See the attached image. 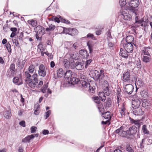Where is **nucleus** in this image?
Returning a JSON list of instances; mask_svg holds the SVG:
<instances>
[{
  "mask_svg": "<svg viewBox=\"0 0 152 152\" xmlns=\"http://www.w3.org/2000/svg\"><path fill=\"white\" fill-rule=\"evenodd\" d=\"M25 73L26 77L25 79L26 83L31 88H39L43 85V82L40 81L38 85H37L38 83V75L36 73H34L32 76L27 71H26Z\"/></svg>",
  "mask_w": 152,
  "mask_h": 152,
  "instance_id": "1",
  "label": "nucleus"
},
{
  "mask_svg": "<svg viewBox=\"0 0 152 152\" xmlns=\"http://www.w3.org/2000/svg\"><path fill=\"white\" fill-rule=\"evenodd\" d=\"M68 81L69 84L74 85L75 84H78L80 87L86 88L88 86V83L86 81L83 80H80L78 79L76 77H73L71 78L70 77V80H69V79Z\"/></svg>",
  "mask_w": 152,
  "mask_h": 152,
  "instance_id": "2",
  "label": "nucleus"
},
{
  "mask_svg": "<svg viewBox=\"0 0 152 152\" xmlns=\"http://www.w3.org/2000/svg\"><path fill=\"white\" fill-rule=\"evenodd\" d=\"M90 75H91L92 77L96 80L102 79L104 77V71L101 69L100 72L98 71L95 70H92L90 71Z\"/></svg>",
  "mask_w": 152,
  "mask_h": 152,
  "instance_id": "3",
  "label": "nucleus"
},
{
  "mask_svg": "<svg viewBox=\"0 0 152 152\" xmlns=\"http://www.w3.org/2000/svg\"><path fill=\"white\" fill-rule=\"evenodd\" d=\"M38 74L41 76L44 77L46 74V72L45 66L42 64L40 65L39 66Z\"/></svg>",
  "mask_w": 152,
  "mask_h": 152,
  "instance_id": "4",
  "label": "nucleus"
},
{
  "mask_svg": "<svg viewBox=\"0 0 152 152\" xmlns=\"http://www.w3.org/2000/svg\"><path fill=\"white\" fill-rule=\"evenodd\" d=\"M124 91L128 94H131L132 92L134 87L130 84H127L124 86Z\"/></svg>",
  "mask_w": 152,
  "mask_h": 152,
  "instance_id": "5",
  "label": "nucleus"
},
{
  "mask_svg": "<svg viewBox=\"0 0 152 152\" xmlns=\"http://www.w3.org/2000/svg\"><path fill=\"white\" fill-rule=\"evenodd\" d=\"M110 94V93L108 90V88L106 87V88L103 92H100L99 93V95L100 97L102 99V101H104L106 99L105 95L108 96Z\"/></svg>",
  "mask_w": 152,
  "mask_h": 152,
  "instance_id": "6",
  "label": "nucleus"
},
{
  "mask_svg": "<svg viewBox=\"0 0 152 152\" xmlns=\"http://www.w3.org/2000/svg\"><path fill=\"white\" fill-rule=\"evenodd\" d=\"M123 128L124 127L123 126H121L119 129L116 130L115 132L117 134H119V135L122 137H126L127 136V130L126 132L125 131H124Z\"/></svg>",
  "mask_w": 152,
  "mask_h": 152,
  "instance_id": "7",
  "label": "nucleus"
},
{
  "mask_svg": "<svg viewBox=\"0 0 152 152\" xmlns=\"http://www.w3.org/2000/svg\"><path fill=\"white\" fill-rule=\"evenodd\" d=\"M123 46L125 50L128 53H131L132 52L133 47L132 44L131 43H125L124 44Z\"/></svg>",
  "mask_w": 152,
  "mask_h": 152,
  "instance_id": "8",
  "label": "nucleus"
},
{
  "mask_svg": "<svg viewBox=\"0 0 152 152\" xmlns=\"http://www.w3.org/2000/svg\"><path fill=\"white\" fill-rule=\"evenodd\" d=\"M129 8H134L138 7L139 4L138 0H131L128 2Z\"/></svg>",
  "mask_w": 152,
  "mask_h": 152,
  "instance_id": "9",
  "label": "nucleus"
},
{
  "mask_svg": "<svg viewBox=\"0 0 152 152\" xmlns=\"http://www.w3.org/2000/svg\"><path fill=\"white\" fill-rule=\"evenodd\" d=\"M34 30L37 34H40L41 36L45 33L44 28L40 25L37 26L35 28Z\"/></svg>",
  "mask_w": 152,
  "mask_h": 152,
  "instance_id": "10",
  "label": "nucleus"
},
{
  "mask_svg": "<svg viewBox=\"0 0 152 152\" xmlns=\"http://www.w3.org/2000/svg\"><path fill=\"white\" fill-rule=\"evenodd\" d=\"M137 129L134 126H132L130 127L129 130H127L128 134L129 135L135 134L137 132Z\"/></svg>",
  "mask_w": 152,
  "mask_h": 152,
  "instance_id": "11",
  "label": "nucleus"
},
{
  "mask_svg": "<svg viewBox=\"0 0 152 152\" xmlns=\"http://www.w3.org/2000/svg\"><path fill=\"white\" fill-rule=\"evenodd\" d=\"M132 110L133 114L136 115H140L143 114V112L140 107L134 108Z\"/></svg>",
  "mask_w": 152,
  "mask_h": 152,
  "instance_id": "12",
  "label": "nucleus"
},
{
  "mask_svg": "<svg viewBox=\"0 0 152 152\" xmlns=\"http://www.w3.org/2000/svg\"><path fill=\"white\" fill-rule=\"evenodd\" d=\"M140 101L138 99H134L132 101V107L133 109L139 108L140 104Z\"/></svg>",
  "mask_w": 152,
  "mask_h": 152,
  "instance_id": "13",
  "label": "nucleus"
},
{
  "mask_svg": "<svg viewBox=\"0 0 152 152\" xmlns=\"http://www.w3.org/2000/svg\"><path fill=\"white\" fill-rule=\"evenodd\" d=\"M79 54L83 58L87 59L88 58L89 54L86 50L83 49L79 51Z\"/></svg>",
  "mask_w": 152,
  "mask_h": 152,
  "instance_id": "14",
  "label": "nucleus"
},
{
  "mask_svg": "<svg viewBox=\"0 0 152 152\" xmlns=\"http://www.w3.org/2000/svg\"><path fill=\"white\" fill-rule=\"evenodd\" d=\"M84 63L82 62H76L75 63V67L77 70H80L84 68Z\"/></svg>",
  "mask_w": 152,
  "mask_h": 152,
  "instance_id": "15",
  "label": "nucleus"
},
{
  "mask_svg": "<svg viewBox=\"0 0 152 152\" xmlns=\"http://www.w3.org/2000/svg\"><path fill=\"white\" fill-rule=\"evenodd\" d=\"M126 112V110L124 106V104H123L122 105V107L121 108L120 112L119 113L120 114V117L122 118L124 117L125 115V114Z\"/></svg>",
  "mask_w": 152,
  "mask_h": 152,
  "instance_id": "16",
  "label": "nucleus"
},
{
  "mask_svg": "<svg viewBox=\"0 0 152 152\" xmlns=\"http://www.w3.org/2000/svg\"><path fill=\"white\" fill-rule=\"evenodd\" d=\"M34 137V136L33 134H31L30 135H28L25 138L23 139L22 141V142L24 143H26L27 142H29L30 140L31 139H33Z\"/></svg>",
  "mask_w": 152,
  "mask_h": 152,
  "instance_id": "17",
  "label": "nucleus"
},
{
  "mask_svg": "<svg viewBox=\"0 0 152 152\" xmlns=\"http://www.w3.org/2000/svg\"><path fill=\"white\" fill-rule=\"evenodd\" d=\"M128 53L125 50H124L122 48H121L120 53L121 56L122 57L126 58H127L128 57Z\"/></svg>",
  "mask_w": 152,
  "mask_h": 152,
  "instance_id": "18",
  "label": "nucleus"
},
{
  "mask_svg": "<svg viewBox=\"0 0 152 152\" xmlns=\"http://www.w3.org/2000/svg\"><path fill=\"white\" fill-rule=\"evenodd\" d=\"M123 77L124 81H126L130 80V73L127 71L123 74Z\"/></svg>",
  "mask_w": 152,
  "mask_h": 152,
  "instance_id": "19",
  "label": "nucleus"
},
{
  "mask_svg": "<svg viewBox=\"0 0 152 152\" xmlns=\"http://www.w3.org/2000/svg\"><path fill=\"white\" fill-rule=\"evenodd\" d=\"M102 114L105 119H107L108 120L110 119L111 116L110 112L107 111L106 113H102Z\"/></svg>",
  "mask_w": 152,
  "mask_h": 152,
  "instance_id": "20",
  "label": "nucleus"
},
{
  "mask_svg": "<svg viewBox=\"0 0 152 152\" xmlns=\"http://www.w3.org/2000/svg\"><path fill=\"white\" fill-rule=\"evenodd\" d=\"M78 34V31L75 28H69V34L72 36H74L77 34Z\"/></svg>",
  "mask_w": 152,
  "mask_h": 152,
  "instance_id": "21",
  "label": "nucleus"
},
{
  "mask_svg": "<svg viewBox=\"0 0 152 152\" xmlns=\"http://www.w3.org/2000/svg\"><path fill=\"white\" fill-rule=\"evenodd\" d=\"M57 72V75L59 77H61L64 75L65 72L62 68L59 69L58 70Z\"/></svg>",
  "mask_w": 152,
  "mask_h": 152,
  "instance_id": "22",
  "label": "nucleus"
},
{
  "mask_svg": "<svg viewBox=\"0 0 152 152\" xmlns=\"http://www.w3.org/2000/svg\"><path fill=\"white\" fill-rule=\"evenodd\" d=\"M72 72L70 70H67L66 72H65L64 77L65 78L69 79L72 77Z\"/></svg>",
  "mask_w": 152,
  "mask_h": 152,
  "instance_id": "23",
  "label": "nucleus"
},
{
  "mask_svg": "<svg viewBox=\"0 0 152 152\" xmlns=\"http://www.w3.org/2000/svg\"><path fill=\"white\" fill-rule=\"evenodd\" d=\"M4 115L7 119L9 118L11 116V113L10 110H6L4 112Z\"/></svg>",
  "mask_w": 152,
  "mask_h": 152,
  "instance_id": "24",
  "label": "nucleus"
},
{
  "mask_svg": "<svg viewBox=\"0 0 152 152\" xmlns=\"http://www.w3.org/2000/svg\"><path fill=\"white\" fill-rule=\"evenodd\" d=\"M93 99L94 102L98 104H99L100 103L101 100H102V99L100 97L99 95V96H93Z\"/></svg>",
  "mask_w": 152,
  "mask_h": 152,
  "instance_id": "25",
  "label": "nucleus"
},
{
  "mask_svg": "<svg viewBox=\"0 0 152 152\" xmlns=\"http://www.w3.org/2000/svg\"><path fill=\"white\" fill-rule=\"evenodd\" d=\"M126 43H131L132 44V42L134 41V38L133 36H127L126 39Z\"/></svg>",
  "mask_w": 152,
  "mask_h": 152,
  "instance_id": "26",
  "label": "nucleus"
},
{
  "mask_svg": "<svg viewBox=\"0 0 152 152\" xmlns=\"http://www.w3.org/2000/svg\"><path fill=\"white\" fill-rule=\"evenodd\" d=\"M13 82L16 84L19 85L22 84V83L20 81V80H19L18 77H14L13 79Z\"/></svg>",
  "mask_w": 152,
  "mask_h": 152,
  "instance_id": "27",
  "label": "nucleus"
},
{
  "mask_svg": "<svg viewBox=\"0 0 152 152\" xmlns=\"http://www.w3.org/2000/svg\"><path fill=\"white\" fill-rule=\"evenodd\" d=\"M150 48L149 47H147L144 48L142 51L144 54L145 55L150 56L149 51Z\"/></svg>",
  "mask_w": 152,
  "mask_h": 152,
  "instance_id": "28",
  "label": "nucleus"
},
{
  "mask_svg": "<svg viewBox=\"0 0 152 152\" xmlns=\"http://www.w3.org/2000/svg\"><path fill=\"white\" fill-rule=\"evenodd\" d=\"M48 86V83L46 84H44L43 86L41 88V91L43 93H45L47 90Z\"/></svg>",
  "mask_w": 152,
  "mask_h": 152,
  "instance_id": "29",
  "label": "nucleus"
},
{
  "mask_svg": "<svg viewBox=\"0 0 152 152\" xmlns=\"http://www.w3.org/2000/svg\"><path fill=\"white\" fill-rule=\"evenodd\" d=\"M111 105V101L110 99H107L104 103V106L106 109L109 108Z\"/></svg>",
  "mask_w": 152,
  "mask_h": 152,
  "instance_id": "30",
  "label": "nucleus"
},
{
  "mask_svg": "<svg viewBox=\"0 0 152 152\" xmlns=\"http://www.w3.org/2000/svg\"><path fill=\"white\" fill-rule=\"evenodd\" d=\"M55 26L51 24L49 25L48 27L46 28L45 30L47 31H52L55 29Z\"/></svg>",
  "mask_w": 152,
  "mask_h": 152,
  "instance_id": "31",
  "label": "nucleus"
},
{
  "mask_svg": "<svg viewBox=\"0 0 152 152\" xmlns=\"http://www.w3.org/2000/svg\"><path fill=\"white\" fill-rule=\"evenodd\" d=\"M34 66L33 64L30 66L28 69V73H32L34 70Z\"/></svg>",
  "mask_w": 152,
  "mask_h": 152,
  "instance_id": "32",
  "label": "nucleus"
},
{
  "mask_svg": "<svg viewBox=\"0 0 152 152\" xmlns=\"http://www.w3.org/2000/svg\"><path fill=\"white\" fill-rule=\"evenodd\" d=\"M141 96L143 98H146L148 96V94L146 90H143L141 92Z\"/></svg>",
  "mask_w": 152,
  "mask_h": 152,
  "instance_id": "33",
  "label": "nucleus"
},
{
  "mask_svg": "<svg viewBox=\"0 0 152 152\" xmlns=\"http://www.w3.org/2000/svg\"><path fill=\"white\" fill-rule=\"evenodd\" d=\"M10 69L11 72V74H14L15 72V65L14 64H12L10 65Z\"/></svg>",
  "mask_w": 152,
  "mask_h": 152,
  "instance_id": "34",
  "label": "nucleus"
},
{
  "mask_svg": "<svg viewBox=\"0 0 152 152\" xmlns=\"http://www.w3.org/2000/svg\"><path fill=\"white\" fill-rule=\"evenodd\" d=\"M28 23L31 25L33 27H34L37 25V22L36 20H28Z\"/></svg>",
  "mask_w": 152,
  "mask_h": 152,
  "instance_id": "35",
  "label": "nucleus"
},
{
  "mask_svg": "<svg viewBox=\"0 0 152 152\" xmlns=\"http://www.w3.org/2000/svg\"><path fill=\"white\" fill-rule=\"evenodd\" d=\"M128 14H129V13L128 12V10L126 9H124L122 10L120 16L121 18H122L124 17V15H126Z\"/></svg>",
  "mask_w": 152,
  "mask_h": 152,
  "instance_id": "36",
  "label": "nucleus"
},
{
  "mask_svg": "<svg viewBox=\"0 0 152 152\" xmlns=\"http://www.w3.org/2000/svg\"><path fill=\"white\" fill-rule=\"evenodd\" d=\"M142 61L145 63H148L150 62V57L146 56H143L142 58Z\"/></svg>",
  "mask_w": 152,
  "mask_h": 152,
  "instance_id": "37",
  "label": "nucleus"
},
{
  "mask_svg": "<svg viewBox=\"0 0 152 152\" xmlns=\"http://www.w3.org/2000/svg\"><path fill=\"white\" fill-rule=\"evenodd\" d=\"M142 130L144 134H149V132L147 129V126L145 125H144L142 127Z\"/></svg>",
  "mask_w": 152,
  "mask_h": 152,
  "instance_id": "38",
  "label": "nucleus"
},
{
  "mask_svg": "<svg viewBox=\"0 0 152 152\" xmlns=\"http://www.w3.org/2000/svg\"><path fill=\"white\" fill-rule=\"evenodd\" d=\"M5 46L8 51L10 53H11V45L10 43L9 42L7 43L5 45Z\"/></svg>",
  "mask_w": 152,
  "mask_h": 152,
  "instance_id": "39",
  "label": "nucleus"
},
{
  "mask_svg": "<svg viewBox=\"0 0 152 152\" xmlns=\"http://www.w3.org/2000/svg\"><path fill=\"white\" fill-rule=\"evenodd\" d=\"M112 42L111 40H109V39H108V46L110 49L113 48L114 46V43H113Z\"/></svg>",
  "mask_w": 152,
  "mask_h": 152,
  "instance_id": "40",
  "label": "nucleus"
},
{
  "mask_svg": "<svg viewBox=\"0 0 152 152\" xmlns=\"http://www.w3.org/2000/svg\"><path fill=\"white\" fill-rule=\"evenodd\" d=\"M122 18H123L124 20H130L132 18V16L130 14H129L126 15H124V17Z\"/></svg>",
  "mask_w": 152,
  "mask_h": 152,
  "instance_id": "41",
  "label": "nucleus"
},
{
  "mask_svg": "<svg viewBox=\"0 0 152 152\" xmlns=\"http://www.w3.org/2000/svg\"><path fill=\"white\" fill-rule=\"evenodd\" d=\"M119 3L121 6L123 7L124 6L126 3V0H120Z\"/></svg>",
  "mask_w": 152,
  "mask_h": 152,
  "instance_id": "42",
  "label": "nucleus"
},
{
  "mask_svg": "<svg viewBox=\"0 0 152 152\" xmlns=\"http://www.w3.org/2000/svg\"><path fill=\"white\" fill-rule=\"evenodd\" d=\"M99 104L97 105V107L98 108V109L99 110V111L100 112H101L103 111V107L102 104Z\"/></svg>",
  "mask_w": 152,
  "mask_h": 152,
  "instance_id": "43",
  "label": "nucleus"
},
{
  "mask_svg": "<svg viewBox=\"0 0 152 152\" xmlns=\"http://www.w3.org/2000/svg\"><path fill=\"white\" fill-rule=\"evenodd\" d=\"M62 28L63 29V32L64 33L66 34H69V28L67 29L66 28H65L64 27H62Z\"/></svg>",
  "mask_w": 152,
  "mask_h": 152,
  "instance_id": "44",
  "label": "nucleus"
},
{
  "mask_svg": "<svg viewBox=\"0 0 152 152\" xmlns=\"http://www.w3.org/2000/svg\"><path fill=\"white\" fill-rule=\"evenodd\" d=\"M121 89L120 88H118L117 89V92L116 93L117 98H121Z\"/></svg>",
  "mask_w": 152,
  "mask_h": 152,
  "instance_id": "45",
  "label": "nucleus"
},
{
  "mask_svg": "<svg viewBox=\"0 0 152 152\" xmlns=\"http://www.w3.org/2000/svg\"><path fill=\"white\" fill-rule=\"evenodd\" d=\"M91 61L92 60L91 59H89L86 61V62L84 63V65L85 64L86 68H87L88 66L90 64Z\"/></svg>",
  "mask_w": 152,
  "mask_h": 152,
  "instance_id": "46",
  "label": "nucleus"
},
{
  "mask_svg": "<svg viewBox=\"0 0 152 152\" xmlns=\"http://www.w3.org/2000/svg\"><path fill=\"white\" fill-rule=\"evenodd\" d=\"M51 113V111L49 110L48 111L46 112L45 113V119H47L50 115Z\"/></svg>",
  "mask_w": 152,
  "mask_h": 152,
  "instance_id": "47",
  "label": "nucleus"
},
{
  "mask_svg": "<svg viewBox=\"0 0 152 152\" xmlns=\"http://www.w3.org/2000/svg\"><path fill=\"white\" fill-rule=\"evenodd\" d=\"M136 65L137 67L138 68H141L142 66L141 61L139 59L136 62Z\"/></svg>",
  "mask_w": 152,
  "mask_h": 152,
  "instance_id": "48",
  "label": "nucleus"
},
{
  "mask_svg": "<svg viewBox=\"0 0 152 152\" xmlns=\"http://www.w3.org/2000/svg\"><path fill=\"white\" fill-rule=\"evenodd\" d=\"M60 18L61 19V22L64 23H65L66 24H69L70 23V22L67 20H66L65 19H62L61 18V17H60Z\"/></svg>",
  "mask_w": 152,
  "mask_h": 152,
  "instance_id": "49",
  "label": "nucleus"
},
{
  "mask_svg": "<svg viewBox=\"0 0 152 152\" xmlns=\"http://www.w3.org/2000/svg\"><path fill=\"white\" fill-rule=\"evenodd\" d=\"M141 123H140L139 122V121L137 122V123L136 124H135L133 126H134L136 127L137 129H139L140 127L141 126Z\"/></svg>",
  "mask_w": 152,
  "mask_h": 152,
  "instance_id": "50",
  "label": "nucleus"
},
{
  "mask_svg": "<svg viewBox=\"0 0 152 152\" xmlns=\"http://www.w3.org/2000/svg\"><path fill=\"white\" fill-rule=\"evenodd\" d=\"M79 77L82 79L85 80L86 79V76L84 75V73H80L79 75Z\"/></svg>",
  "mask_w": 152,
  "mask_h": 152,
  "instance_id": "51",
  "label": "nucleus"
},
{
  "mask_svg": "<svg viewBox=\"0 0 152 152\" xmlns=\"http://www.w3.org/2000/svg\"><path fill=\"white\" fill-rule=\"evenodd\" d=\"M37 129V127L34 126H32L30 129L31 133H34Z\"/></svg>",
  "mask_w": 152,
  "mask_h": 152,
  "instance_id": "52",
  "label": "nucleus"
},
{
  "mask_svg": "<svg viewBox=\"0 0 152 152\" xmlns=\"http://www.w3.org/2000/svg\"><path fill=\"white\" fill-rule=\"evenodd\" d=\"M89 85V91L91 92V93H93L94 92V90L93 87L90 86V85L89 84H88Z\"/></svg>",
  "mask_w": 152,
  "mask_h": 152,
  "instance_id": "53",
  "label": "nucleus"
},
{
  "mask_svg": "<svg viewBox=\"0 0 152 152\" xmlns=\"http://www.w3.org/2000/svg\"><path fill=\"white\" fill-rule=\"evenodd\" d=\"M40 113V110L38 107L36 108V109L35 110L34 113L35 115H38Z\"/></svg>",
  "mask_w": 152,
  "mask_h": 152,
  "instance_id": "54",
  "label": "nucleus"
},
{
  "mask_svg": "<svg viewBox=\"0 0 152 152\" xmlns=\"http://www.w3.org/2000/svg\"><path fill=\"white\" fill-rule=\"evenodd\" d=\"M145 142V139H142V140L141 142L140 143V148H144V142Z\"/></svg>",
  "mask_w": 152,
  "mask_h": 152,
  "instance_id": "55",
  "label": "nucleus"
},
{
  "mask_svg": "<svg viewBox=\"0 0 152 152\" xmlns=\"http://www.w3.org/2000/svg\"><path fill=\"white\" fill-rule=\"evenodd\" d=\"M126 150L129 151L128 152H134L133 150L130 146H128L126 147Z\"/></svg>",
  "mask_w": 152,
  "mask_h": 152,
  "instance_id": "56",
  "label": "nucleus"
},
{
  "mask_svg": "<svg viewBox=\"0 0 152 152\" xmlns=\"http://www.w3.org/2000/svg\"><path fill=\"white\" fill-rule=\"evenodd\" d=\"M135 84L136 85V84H137L138 85L141 86L142 85V82L141 80H136Z\"/></svg>",
  "mask_w": 152,
  "mask_h": 152,
  "instance_id": "57",
  "label": "nucleus"
},
{
  "mask_svg": "<svg viewBox=\"0 0 152 152\" xmlns=\"http://www.w3.org/2000/svg\"><path fill=\"white\" fill-rule=\"evenodd\" d=\"M42 46V45L41 44H39L38 46V48L40 49L41 51H43L44 50Z\"/></svg>",
  "mask_w": 152,
  "mask_h": 152,
  "instance_id": "58",
  "label": "nucleus"
},
{
  "mask_svg": "<svg viewBox=\"0 0 152 152\" xmlns=\"http://www.w3.org/2000/svg\"><path fill=\"white\" fill-rule=\"evenodd\" d=\"M19 124L23 127H25L26 126L25 123L24 121H20L19 123Z\"/></svg>",
  "mask_w": 152,
  "mask_h": 152,
  "instance_id": "59",
  "label": "nucleus"
},
{
  "mask_svg": "<svg viewBox=\"0 0 152 152\" xmlns=\"http://www.w3.org/2000/svg\"><path fill=\"white\" fill-rule=\"evenodd\" d=\"M87 38H91L92 39H93L94 35L93 34H88L87 35Z\"/></svg>",
  "mask_w": 152,
  "mask_h": 152,
  "instance_id": "60",
  "label": "nucleus"
},
{
  "mask_svg": "<svg viewBox=\"0 0 152 152\" xmlns=\"http://www.w3.org/2000/svg\"><path fill=\"white\" fill-rule=\"evenodd\" d=\"M64 65V66L65 68L67 69H68L70 66V63L69 62L68 63H66V64H65Z\"/></svg>",
  "mask_w": 152,
  "mask_h": 152,
  "instance_id": "61",
  "label": "nucleus"
},
{
  "mask_svg": "<svg viewBox=\"0 0 152 152\" xmlns=\"http://www.w3.org/2000/svg\"><path fill=\"white\" fill-rule=\"evenodd\" d=\"M116 103L118 104V106H119V103L121 102V98H117Z\"/></svg>",
  "mask_w": 152,
  "mask_h": 152,
  "instance_id": "62",
  "label": "nucleus"
},
{
  "mask_svg": "<svg viewBox=\"0 0 152 152\" xmlns=\"http://www.w3.org/2000/svg\"><path fill=\"white\" fill-rule=\"evenodd\" d=\"M87 45L88 47V49H89L90 53H91L92 51L91 46L88 43H87Z\"/></svg>",
  "mask_w": 152,
  "mask_h": 152,
  "instance_id": "63",
  "label": "nucleus"
},
{
  "mask_svg": "<svg viewBox=\"0 0 152 152\" xmlns=\"http://www.w3.org/2000/svg\"><path fill=\"white\" fill-rule=\"evenodd\" d=\"M49 133V131L47 130H44L42 132V134L44 135L48 134Z\"/></svg>",
  "mask_w": 152,
  "mask_h": 152,
  "instance_id": "64",
  "label": "nucleus"
}]
</instances>
